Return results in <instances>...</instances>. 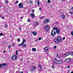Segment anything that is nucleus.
<instances>
[{
  "instance_id": "e2e57ef3",
  "label": "nucleus",
  "mask_w": 73,
  "mask_h": 73,
  "mask_svg": "<svg viewBox=\"0 0 73 73\" xmlns=\"http://www.w3.org/2000/svg\"><path fill=\"white\" fill-rule=\"evenodd\" d=\"M30 9H29V11H30Z\"/></svg>"
},
{
  "instance_id": "58836bf2",
  "label": "nucleus",
  "mask_w": 73,
  "mask_h": 73,
  "mask_svg": "<svg viewBox=\"0 0 73 73\" xmlns=\"http://www.w3.org/2000/svg\"><path fill=\"white\" fill-rule=\"evenodd\" d=\"M9 48H11V44H10L8 47Z\"/></svg>"
},
{
  "instance_id": "f8f14e48",
  "label": "nucleus",
  "mask_w": 73,
  "mask_h": 73,
  "mask_svg": "<svg viewBox=\"0 0 73 73\" xmlns=\"http://www.w3.org/2000/svg\"><path fill=\"white\" fill-rule=\"evenodd\" d=\"M31 17H32V18H33H33H35V15H34V14L33 13H31Z\"/></svg>"
},
{
  "instance_id": "f257e3e1",
  "label": "nucleus",
  "mask_w": 73,
  "mask_h": 73,
  "mask_svg": "<svg viewBox=\"0 0 73 73\" xmlns=\"http://www.w3.org/2000/svg\"><path fill=\"white\" fill-rule=\"evenodd\" d=\"M53 30L51 32V36H52V37H54L55 36L56 33L57 35H59L60 34V29L56 27H54L53 28Z\"/></svg>"
},
{
  "instance_id": "5701e85b",
  "label": "nucleus",
  "mask_w": 73,
  "mask_h": 73,
  "mask_svg": "<svg viewBox=\"0 0 73 73\" xmlns=\"http://www.w3.org/2000/svg\"><path fill=\"white\" fill-rule=\"evenodd\" d=\"M8 3H9V2L8 1H6L5 2V3L6 4H7Z\"/></svg>"
},
{
  "instance_id": "2f4dec72",
  "label": "nucleus",
  "mask_w": 73,
  "mask_h": 73,
  "mask_svg": "<svg viewBox=\"0 0 73 73\" xmlns=\"http://www.w3.org/2000/svg\"><path fill=\"white\" fill-rule=\"evenodd\" d=\"M55 67V66H54V65H53L52 66V68H53V69L54 68V67Z\"/></svg>"
},
{
  "instance_id": "6e6552de",
  "label": "nucleus",
  "mask_w": 73,
  "mask_h": 73,
  "mask_svg": "<svg viewBox=\"0 0 73 73\" xmlns=\"http://www.w3.org/2000/svg\"><path fill=\"white\" fill-rule=\"evenodd\" d=\"M25 40L24 38L23 39V41L21 43V44H19V46H21L22 45L24 44V42H25Z\"/></svg>"
},
{
  "instance_id": "a878e982",
  "label": "nucleus",
  "mask_w": 73,
  "mask_h": 73,
  "mask_svg": "<svg viewBox=\"0 0 73 73\" xmlns=\"http://www.w3.org/2000/svg\"><path fill=\"white\" fill-rule=\"evenodd\" d=\"M30 21H31V19H28L27 20V22H30Z\"/></svg>"
},
{
  "instance_id": "b1692460",
  "label": "nucleus",
  "mask_w": 73,
  "mask_h": 73,
  "mask_svg": "<svg viewBox=\"0 0 73 73\" xmlns=\"http://www.w3.org/2000/svg\"><path fill=\"white\" fill-rule=\"evenodd\" d=\"M12 46H15V43H13L12 44Z\"/></svg>"
},
{
  "instance_id": "423d86ee",
  "label": "nucleus",
  "mask_w": 73,
  "mask_h": 73,
  "mask_svg": "<svg viewBox=\"0 0 73 73\" xmlns=\"http://www.w3.org/2000/svg\"><path fill=\"white\" fill-rule=\"evenodd\" d=\"M50 49V47L49 46H47L46 47L44 48V50L45 52H47Z\"/></svg>"
},
{
  "instance_id": "de8ad7c7",
  "label": "nucleus",
  "mask_w": 73,
  "mask_h": 73,
  "mask_svg": "<svg viewBox=\"0 0 73 73\" xmlns=\"http://www.w3.org/2000/svg\"><path fill=\"white\" fill-rule=\"evenodd\" d=\"M1 66H2V64H0V68H1Z\"/></svg>"
},
{
  "instance_id": "09e8293b",
  "label": "nucleus",
  "mask_w": 73,
  "mask_h": 73,
  "mask_svg": "<svg viewBox=\"0 0 73 73\" xmlns=\"http://www.w3.org/2000/svg\"><path fill=\"white\" fill-rule=\"evenodd\" d=\"M23 17H21V19H23Z\"/></svg>"
},
{
  "instance_id": "393cba45",
  "label": "nucleus",
  "mask_w": 73,
  "mask_h": 73,
  "mask_svg": "<svg viewBox=\"0 0 73 73\" xmlns=\"http://www.w3.org/2000/svg\"><path fill=\"white\" fill-rule=\"evenodd\" d=\"M0 17H1V18L2 19H4V17L1 16V15H0Z\"/></svg>"
},
{
  "instance_id": "c756f323",
  "label": "nucleus",
  "mask_w": 73,
  "mask_h": 73,
  "mask_svg": "<svg viewBox=\"0 0 73 73\" xmlns=\"http://www.w3.org/2000/svg\"><path fill=\"white\" fill-rule=\"evenodd\" d=\"M18 52V51L17 50V51H16V55H17V54H18L17 53Z\"/></svg>"
},
{
  "instance_id": "9b49d317",
  "label": "nucleus",
  "mask_w": 73,
  "mask_h": 73,
  "mask_svg": "<svg viewBox=\"0 0 73 73\" xmlns=\"http://www.w3.org/2000/svg\"><path fill=\"white\" fill-rule=\"evenodd\" d=\"M32 33L34 35V36H36L37 35V33L36 32H35V31H33L32 32Z\"/></svg>"
},
{
  "instance_id": "4d7b16f0",
  "label": "nucleus",
  "mask_w": 73,
  "mask_h": 73,
  "mask_svg": "<svg viewBox=\"0 0 73 73\" xmlns=\"http://www.w3.org/2000/svg\"><path fill=\"white\" fill-rule=\"evenodd\" d=\"M71 73H73V72H71Z\"/></svg>"
},
{
  "instance_id": "c85d7f7f",
  "label": "nucleus",
  "mask_w": 73,
  "mask_h": 73,
  "mask_svg": "<svg viewBox=\"0 0 73 73\" xmlns=\"http://www.w3.org/2000/svg\"><path fill=\"white\" fill-rule=\"evenodd\" d=\"M48 3H50V0H48Z\"/></svg>"
},
{
  "instance_id": "c03bdc74",
  "label": "nucleus",
  "mask_w": 73,
  "mask_h": 73,
  "mask_svg": "<svg viewBox=\"0 0 73 73\" xmlns=\"http://www.w3.org/2000/svg\"><path fill=\"white\" fill-rule=\"evenodd\" d=\"M71 56H73V52H72Z\"/></svg>"
},
{
  "instance_id": "f704fd0d",
  "label": "nucleus",
  "mask_w": 73,
  "mask_h": 73,
  "mask_svg": "<svg viewBox=\"0 0 73 73\" xmlns=\"http://www.w3.org/2000/svg\"><path fill=\"white\" fill-rule=\"evenodd\" d=\"M56 48H57V46H54V49H56Z\"/></svg>"
},
{
  "instance_id": "bb28decb",
  "label": "nucleus",
  "mask_w": 73,
  "mask_h": 73,
  "mask_svg": "<svg viewBox=\"0 0 73 73\" xmlns=\"http://www.w3.org/2000/svg\"><path fill=\"white\" fill-rule=\"evenodd\" d=\"M37 4H38V5H39V4H40V3H39V1H38V0H37Z\"/></svg>"
},
{
  "instance_id": "680f3d73",
  "label": "nucleus",
  "mask_w": 73,
  "mask_h": 73,
  "mask_svg": "<svg viewBox=\"0 0 73 73\" xmlns=\"http://www.w3.org/2000/svg\"><path fill=\"white\" fill-rule=\"evenodd\" d=\"M30 9H29V11H30Z\"/></svg>"
},
{
  "instance_id": "ea45409f",
  "label": "nucleus",
  "mask_w": 73,
  "mask_h": 73,
  "mask_svg": "<svg viewBox=\"0 0 73 73\" xmlns=\"http://www.w3.org/2000/svg\"><path fill=\"white\" fill-rule=\"evenodd\" d=\"M34 11H35V10L33 9V10L32 11V12L33 13H34Z\"/></svg>"
},
{
  "instance_id": "dca6fc26",
  "label": "nucleus",
  "mask_w": 73,
  "mask_h": 73,
  "mask_svg": "<svg viewBox=\"0 0 73 73\" xmlns=\"http://www.w3.org/2000/svg\"><path fill=\"white\" fill-rule=\"evenodd\" d=\"M38 25V22H35V23L34 25L35 26H37V25Z\"/></svg>"
},
{
  "instance_id": "473e14b6",
  "label": "nucleus",
  "mask_w": 73,
  "mask_h": 73,
  "mask_svg": "<svg viewBox=\"0 0 73 73\" xmlns=\"http://www.w3.org/2000/svg\"><path fill=\"white\" fill-rule=\"evenodd\" d=\"M44 17H42L40 18V19H43Z\"/></svg>"
},
{
  "instance_id": "7c9ffc66",
  "label": "nucleus",
  "mask_w": 73,
  "mask_h": 73,
  "mask_svg": "<svg viewBox=\"0 0 73 73\" xmlns=\"http://www.w3.org/2000/svg\"><path fill=\"white\" fill-rule=\"evenodd\" d=\"M20 39L19 38H18L17 39V41H18V42H20Z\"/></svg>"
},
{
  "instance_id": "864d4df0",
  "label": "nucleus",
  "mask_w": 73,
  "mask_h": 73,
  "mask_svg": "<svg viewBox=\"0 0 73 73\" xmlns=\"http://www.w3.org/2000/svg\"><path fill=\"white\" fill-rule=\"evenodd\" d=\"M68 68H70V66H68Z\"/></svg>"
},
{
  "instance_id": "1a4fd4ad",
  "label": "nucleus",
  "mask_w": 73,
  "mask_h": 73,
  "mask_svg": "<svg viewBox=\"0 0 73 73\" xmlns=\"http://www.w3.org/2000/svg\"><path fill=\"white\" fill-rule=\"evenodd\" d=\"M70 54V52H67L65 54H64L63 56L64 57H66L67 56H68Z\"/></svg>"
},
{
  "instance_id": "e433bc0d",
  "label": "nucleus",
  "mask_w": 73,
  "mask_h": 73,
  "mask_svg": "<svg viewBox=\"0 0 73 73\" xmlns=\"http://www.w3.org/2000/svg\"><path fill=\"white\" fill-rule=\"evenodd\" d=\"M41 40V37H39V40Z\"/></svg>"
},
{
  "instance_id": "c9c22d12",
  "label": "nucleus",
  "mask_w": 73,
  "mask_h": 73,
  "mask_svg": "<svg viewBox=\"0 0 73 73\" xmlns=\"http://www.w3.org/2000/svg\"><path fill=\"white\" fill-rule=\"evenodd\" d=\"M19 3V2L18 1H17L16 3L15 4H17V3Z\"/></svg>"
},
{
  "instance_id": "79ce46f5",
  "label": "nucleus",
  "mask_w": 73,
  "mask_h": 73,
  "mask_svg": "<svg viewBox=\"0 0 73 73\" xmlns=\"http://www.w3.org/2000/svg\"><path fill=\"white\" fill-rule=\"evenodd\" d=\"M71 34L73 36V31L71 32Z\"/></svg>"
},
{
  "instance_id": "8fccbe9b",
  "label": "nucleus",
  "mask_w": 73,
  "mask_h": 73,
  "mask_svg": "<svg viewBox=\"0 0 73 73\" xmlns=\"http://www.w3.org/2000/svg\"><path fill=\"white\" fill-rule=\"evenodd\" d=\"M6 52V51L4 50L3 51V53H5Z\"/></svg>"
},
{
  "instance_id": "4468645a",
  "label": "nucleus",
  "mask_w": 73,
  "mask_h": 73,
  "mask_svg": "<svg viewBox=\"0 0 73 73\" xmlns=\"http://www.w3.org/2000/svg\"><path fill=\"white\" fill-rule=\"evenodd\" d=\"M27 46V44H24L23 45V46H22V48H25Z\"/></svg>"
},
{
  "instance_id": "39448f33",
  "label": "nucleus",
  "mask_w": 73,
  "mask_h": 73,
  "mask_svg": "<svg viewBox=\"0 0 73 73\" xmlns=\"http://www.w3.org/2000/svg\"><path fill=\"white\" fill-rule=\"evenodd\" d=\"M17 56H16L15 55H13L11 57V60H14V61H16L17 60Z\"/></svg>"
},
{
  "instance_id": "a18cd8bd",
  "label": "nucleus",
  "mask_w": 73,
  "mask_h": 73,
  "mask_svg": "<svg viewBox=\"0 0 73 73\" xmlns=\"http://www.w3.org/2000/svg\"><path fill=\"white\" fill-rule=\"evenodd\" d=\"M71 10H72V11H73V7H72V8L71 9Z\"/></svg>"
},
{
  "instance_id": "7ed1b4c3",
  "label": "nucleus",
  "mask_w": 73,
  "mask_h": 73,
  "mask_svg": "<svg viewBox=\"0 0 73 73\" xmlns=\"http://www.w3.org/2000/svg\"><path fill=\"white\" fill-rule=\"evenodd\" d=\"M61 40V38L60 36H58L57 38H55L54 39V41L57 44H59L60 43V41Z\"/></svg>"
},
{
  "instance_id": "aec40b11",
  "label": "nucleus",
  "mask_w": 73,
  "mask_h": 73,
  "mask_svg": "<svg viewBox=\"0 0 73 73\" xmlns=\"http://www.w3.org/2000/svg\"><path fill=\"white\" fill-rule=\"evenodd\" d=\"M62 17L64 19L65 18V16L64 15H62Z\"/></svg>"
},
{
  "instance_id": "a211bd4d",
  "label": "nucleus",
  "mask_w": 73,
  "mask_h": 73,
  "mask_svg": "<svg viewBox=\"0 0 73 73\" xmlns=\"http://www.w3.org/2000/svg\"><path fill=\"white\" fill-rule=\"evenodd\" d=\"M39 68H40L41 69L39 70L40 71H41V68H42V66L40 65H39L38 66Z\"/></svg>"
},
{
  "instance_id": "49530a36",
  "label": "nucleus",
  "mask_w": 73,
  "mask_h": 73,
  "mask_svg": "<svg viewBox=\"0 0 73 73\" xmlns=\"http://www.w3.org/2000/svg\"><path fill=\"white\" fill-rule=\"evenodd\" d=\"M65 37H63L62 39V40H65Z\"/></svg>"
},
{
  "instance_id": "72a5a7b5",
  "label": "nucleus",
  "mask_w": 73,
  "mask_h": 73,
  "mask_svg": "<svg viewBox=\"0 0 73 73\" xmlns=\"http://www.w3.org/2000/svg\"><path fill=\"white\" fill-rule=\"evenodd\" d=\"M39 9L40 10V11H41V7H40Z\"/></svg>"
},
{
  "instance_id": "3c124183",
  "label": "nucleus",
  "mask_w": 73,
  "mask_h": 73,
  "mask_svg": "<svg viewBox=\"0 0 73 73\" xmlns=\"http://www.w3.org/2000/svg\"><path fill=\"white\" fill-rule=\"evenodd\" d=\"M19 72L20 73H23V72Z\"/></svg>"
},
{
  "instance_id": "13d9d810",
  "label": "nucleus",
  "mask_w": 73,
  "mask_h": 73,
  "mask_svg": "<svg viewBox=\"0 0 73 73\" xmlns=\"http://www.w3.org/2000/svg\"><path fill=\"white\" fill-rule=\"evenodd\" d=\"M57 56H58V54H57Z\"/></svg>"
},
{
  "instance_id": "603ef678",
  "label": "nucleus",
  "mask_w": 73,
  "mask_h": 73,
  "mask_svg": "<svg viewBox=\"0 0 73 73\" xmlns=\"http://www.w3.org/2000/svg\"><path fill=\"white\" fill-rule=\"evenodd\" d=\"M21 27H19V29H20V30H21Z\"/></svg>"
},
{
  "instance_id": "412c9836",
  "label": "nucleus",
  "mask_w": 73,
  "mask_h": 73,
  "mask_svg": "<svg viewBox=\"0 0 73 73\" xmlns=\"http://www.w3.org/2000/svg\"><path fill=\"white\" fill-rule=\"evenodd\" d=\"M2 64V66H6V65H7V64H5V63H4L3 64Z\"/></svg>"
},
{
  "instance_id": "f3484780",
  "label": "nucleus",
  "mask_w": 73,
  "mask_h": 73,
  "mask_svg": "<svg viewBox=\"0 0 73 73\" xmlns=\"http://www.w3.org/2000/svg\"><path fill=\"white\" fill-rule=\"evenodd\" d=\"M28 3L32 4L33 3V1H29L28 2Z\"/></svg>"
},
{
  "instance_id": "5fc2aeb1",
  "label": "nucleus",
  "mask_w": 73,
  "mask_h": 73,
  "mask_svg": "<svg viewBox=\"0 0 73 73\" xmlns=\"http://www.w3.org/2000/svg\"><path fill=\"white\" fill-rule=\"evenodd\" d=\"M65 0H62V1H65Z\"/></svg>"
},
{
  "instance_id": "ddd939ff",
  "label": "nucleus",
  "mask_w": 73,
  "mask_h": 73,
  "mask_svg": "<svg viewBox=\"0 0 73 73\" xmlns=\"http://www.w3.org/2000/svg\"><path fill=\"white\" fill-rule=\"evenodd\" d=\"M70 58H66V62H69V61H70Z\"/></svg>"
},
{
  "instance_id": "bf43d9fd",
  "label": "nucleus",
  "mask_w": 73,
  "mask_h": 73,
  "mask_svg": "<svg viewBox=\"0 0 73 73\" xmlns=\"http://www.w3.org/2000/svg\"><path fill=\"white\" fill-rule=\"evenodd\" d=\"M32 72H33V71L32 70H31Z\"/></svg>"
},
{
  "instance_id": "6e6d98bb",
  "label": "nucleus",
  "mask_w": 73,
  "mask_h": 73,
  "mask_svg": "<svg viewBox=\"0 0 73 73\" xmlns=\"http://www.w3.org/2000/svg\"><path fill=\"white\" fill-rule=\"evenodd\" d=\"M36 41L37 42V40H36Z\"/></svg>"
},
{
  "instance_id": "37998d69",
  "label": "nucleus",
  "mask_w": 73,
  "mask_h": 73,
  "mask_svg": "<svg viewBox=\"0 0 73 73\" xmlns=\"http://www.w3.org/2000/svg\"><path fill=\"white\" fill-rule=\"evenodd\" d=\"M20 72H19V71H16V73H19Z\"/></svg>"
},
{
  "instance_id": "20e7f679",
  "label": "nucleus",
  "mask_w": 73,
  "mask_h": 73,
  "mask_svg": "<svg viewBox=\"0 0 73 73\" xmlns=\"http://www.w3.org/2000/svg\"><path fill=\"white\" fill-rule=\"evenodd\" d=\"M44 28L46 31H48L50 28L49 26L48 25H46L44 26Z\"/></svg>"
},
{
  "instance_id": "9d476101",
  "label": "nucleus",
  "mask_w": 73,
  "mask_h": 73,
  "mask_svg": "<svg viewBox=\"0 0 73 73\" xmlns=\"http://www.w3.org/2000/svg\"><path fill=\"white\" fill-rule=\"evenodd\" d=\"M19 7L21 8H23V3H19Z\"/></svg>"
},
{
  "instance_id": "a19ab883",
  "label": "nucleus",
  "mask_w": 73,
  "mask_h": 73,
  "mask_svg": "<svg viewBox=\"0 0 73 73\" xmlns=\"http://www.w3.org/2000/svg\"><path fill=\"white\" fill-rule=\"evenodd\" d=\"M20 61H23V59L21 58L20 60Z\"/></svg>"
},
{
  "instance_id": "4c0bfd02",
  "label": "nucleus",
  "mask_w": 73,
  "mask_h": 73,
  "mask_svg": "<svg viewBox=\"0 0 73 73\" xmlns=\"http://www.w3.org/2000/svg\"><path fill=\"white\" fill-rule=\"evenodd\" d=\"M70 14H71V15H73V12H70Z\"/></svg>"
},
{
  "instance_id": "0eeeda50",
  "label": "nucleus",
  "mask_w": 73,
  "mask_h": 73,
  "mask_svg": "<svg viewBox=\"0 0 73 73\" xmlns=\"http://www.w3.org/2000/svg\"><path fill=\"white\" fill-rule=\"evenodd\" d=\"M50 21L49 19H46L44 20V24H46L47 23H48Z\"/></svg>"
},
{
  "instance_id": "4be33fe9",
  "label": "nucleus",
  "mask_w": 73,
  "mask_h": 73,
  "mask_svg": "<svg viewBox=\"0 0 73 73\" xmlns=\"http://www.w3.org/2000/svg\"><path fill=\"white\" fill-rule=\"evenodd\" d=\"M33 70H35L36 69V66H33Z\"/></svg>"
},
{
  "instance_id": "6ab92c4d",
  "label": "nucleus",
  "mask_w": 73,
  "mask_h": 73,
  "mask_svg": "<svg viewBox=\"0 0 73 73\" xmlns=\"http://www.w3.org/2000/svg\"><path fill=\"white\" fill-rule=\"evenodd\" d=\"M4 27L5 28H8V24H5V25Z\"/></svg>"
},
{
  "instance_id": "f03ea898",
  "label": "nucleus",
  "mask_w": 73,
  "mask_h": 73,
  "mask_svg": "<svg viewBox=\"0 0 73 73\" xmlns=\"http://www.w3.org/2000/svg\"><path fill=\"white\" fill-rule=\"evenodd\" d=\"M54 65H58L62 64V60H57L56 58H54Z\"/></svg>"
},
{
  "instance_id": "052dcab7",
  "label": "nucleus",
  "mask_w": 73,
  "mask_h": 73,
  "mask_svg": "<svg viewBox=\"0 0 73 73\" xmlns=\"http://www.w3.org/2000/svg\"><path fill=\"white\" fill-rule=\"evenodd\" d=\"M0 7H1V6H0Z\"/></svg>"
},
{
  "instance_id": "2eb2a0df",
  "label": "nucleus",
  "mask_w": 73,
  "mask_h": 73,
  "mask_svg": "<svg viewBox=\"0 0 73 73\" xmlns=\"http://www.w3.org/2000/svg\"><path fill=\"white\" fill-rule=\"evenodd\" d=\"M32 50L33 52H36V49L35 48H33L32 49Z\"/></svg>"
},
{
  "instance_id": "cd10ccee",
  "label": "nucleus",
  "mask_w": 73,
  "mask_h": 73,
  "mask_svg": "<svg viewBox=\"0 0 73 73\" xmlns=\"http://www.w3.org/2000/svg\"><path fill=\"white\" fill-rule=\"evenodd\" d=\"M3 34L2 33H0V36H3Z\"/></svg>"
}]
</instances>
